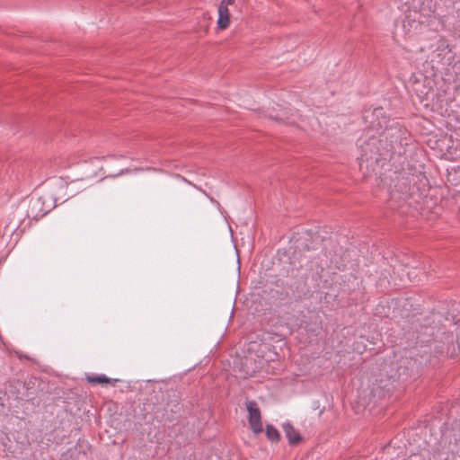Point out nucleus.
I'll return each mask as SVG.
<instances>
[{
  "mask_svg": "<svg viewBox=\"0 0 460 460\" xmlns=\"http://www.w3.org/2000/svg\"><path fill=\"white\" fill-rule=\"evenodd\" d=\"M234 4V0H222L218 6L217 26L221 30H225L230 23V13L228 5Z\"/></svg>",
  "mask_w": 460,
  "mask_h": 460,
  "instance_id": "5",
  "label": "nucleus"
},
{
  "mask_svg": "<svg viewBox=\"0 0 460 460\" xmlns=\"http://www.w3.org/2000/svg\"><path fill=\"white\" fill-rule=\"evenodd\" d=\"M42 205V202H41V199H36L33 204H32V208L31 209L32 210H36L38 209V213H36L34 215V217H38V216H44L48 213L49 209H44V208H41L40 206Z\"/></svg>",
  "mask_w": 460,
  "mask_h": 460,
  "instance_id": "11",
  "label": "nucleus"
},
{
  "mask_svg": "<svg viewBox=\"0 0 460 460\" xmlns=\"http://www.w3.org/2000/svg\"><path fill=\"white\" fill-rule=\"evenodd\" d=\"M421 362L413 357H406L401 359L397 372L399 377H408L419 373Z\"/></svg>",
  "mask_w": 460,
  "mask_h": 460,
  "instance_id": "3",
  "label": "nucleus"
},
{
  "mask_svg": "<svg viewBox=\"0 0 460 460\" xmlns=\"http://www.w3.org/2000/svg\"><path fill=\"white\" fill-rule=\"evenodd\" d=\"M375 141L376 139L375 138H370V142L374 145L375 144Z\"/></svg>",
  "mask_w": 460,
  "mask_h": 460,
  "instance_id": "13",
  "label": "nucleus"
},
{
  "mask_svg": "<svg viewBox=\"0 0 460 460\" xmlns=\"http://www.w3.org/2000/svg\"><path fill=\"white\" fill-rule=\"evenodd\" d=\"M37 379L36 378H30L28 381L24 382L23 386L27 390L26 396L30 399H33L36 395V390L34 389L36 386Z\"/></svg>",
  "mask_w": 460,
  "mask_h": 460,
  "instance_id": "9",
  "label": "nucleus"
},
{
  "mask_svg": "<svg viewBox=\"0 0 460 460\" xmlns=\"http://www.w3.org/2000/svg\"><path fill=\"white\" fill-rule=\"evenodd\" d=\"M266 436L272 442H278L280 438L279 432L272 426H266Z\"/></svg>",
  "mask_w": 460,
  "mask_h": 460,
  "instance_id": "10",
  "label": "nucleus"
},
{
  "mask_svg": "<svg viewBox=\"0 0 460 460\" xmlns=\"http://www.w3.org/2000/svg\"><path fill=\"white\" fill-rule=\"evenodd\" d=\"M413 324L417 343L429 344L430 353L451 357L460 353V324L454 316L450 319L432 312L429 316L418 318Z\"/></svg>",
  "mask_w": 460,
  "mask_h": 460,
  "instance_id": "1",
  "label": "nucleus"
},
{
  "mask_svg": "<svg viewBox=\"0 0 460 460\" xmlns=\"http://www.w3.org/2000/svg\"><path fill=\"white\" fill-rule=\"evenodd\" d=\"M373 116L376 119L372 122L373 128H375L380 135L385 134L389 130H397V128L389 126L390 119L385 115L383 108L375 109Z\"/></svg>",
  "mask_w": 460,
  "mask_h": 460,
  "instance_id": "4",
  "label": "nucleus"
},
{
  "mask_svg": "<svg viewBox=\"0 0 460 460\" xmlns=\"http://www.w3.org/2000/svg\"><path fill=\"white\" fill-rule=\"evenodd\" d=\"M146 389H151L152 388V391L154 393V395H151L146 398V402L149 403V404H152V405H158L160 404L161 402H164V394L163 393V391L161 390V388H159L157 391L155 390V384L153 383L151 380H147L146 381Z\"/></svg>",
  "mask_w": 460,
  "mask_h": 460,
  "instance_id": "6",
  "label": "nucleus"
},
{
  "mask_svg": "<svg viewBox=\"0 0 460 460\" xmlns=\"http://www.w3.org/2000/svg\"><path fill=\"white\" fill-rule=\"evenodd\" d=\"M231 237L234 242H236L237 237L234 235V232H231Z\"/></svg>",
  "mask_w": 460,
  "mask_h": 460,
  "instance_id": "12",
  "label": "nucleus"
},
{
  "mask_svg": "<svg viewBox=\"0 0 460 460\" xmlns=\"http://www.w3.org/2000/svg\"><path fill=\"white\" fill-rule=\"evenodd\" d=\"M245 406L248 411V420L252 430L255 434L262 432V422L261 411L255 401H246Z\"/></svg>",
  "mask_w": 460,
  "mask_h": 460,
  "instance_id": "2",
  "label": "nucleus"
},
{
  "mask_svg": "<svg viewBox=\"0 0 460 460\" xmlns=\"http://www.w3.org/2000/svg\"><path fill=\"white\" fill-rule=\"evenodd\" d=\"M283 430L290 445H297L302 440V437L298 431L296 430L290 423L283 424Z\"/></svg>",
  "mask_w": 460,
  "mask_h": 460,
  "instance_id": "7",
  "label": "nucleus"
},
{
  "mask_svg": "<svg viewBox=\"0 0 460 460\" xmlns=\"http://www.w3.org/2000/svg\"><path fill=\"white\" fill-rule=\"evenodd\" d=\"M86 380L93 385L111 383V379L104 375H90L86 376Z\"/></svg>",
  "mask_w": 460,
  "mask_h": 460,
  "instance_id": "8",
  "label": "nucleus"
}]
</instances>
